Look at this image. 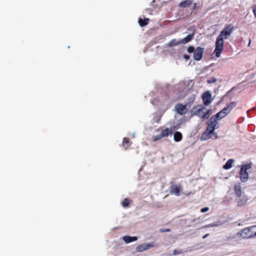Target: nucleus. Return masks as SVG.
I'll return each instance as SVG.
<instances>
[{"label": "nucleus", "instance_id": "f257e3e1", "mask_svg": "<svg viewBox=\"0 0 256 256\" xmlns=\"http://www.w3.org/2000/svg\"><path fill=\"white\" fill-rule=\"evenodd\" d=\"M234 30L232 24L226 26L218 36L216 42L215 50L212 54V58H218L224 50V40L228 39L231 35Z\"/></svg>", "mask_w": 256, "mask_h": 256}, {"label": "nucleus", "instance_id": "f03ea898", "mask_svg": "<svg viewBox=\"0 0 256 256\" xmlns=\"http://www.w3.org/2000/svg\"><path fill=\"white\" fill-rule=\"evenodd\" d=\"M226 116V113L220 110L210 118L209 123V138L214 140L218 138V135L214 132V130L218 128V121Z\"/></svg>", "mask_w": 256, "mask_h": 256}, {"label": "nucleus", "instance_id": "7ed1b4c3", "mask_svg": "<svg viewBox=\"0 0 256 256\" xmlns=\"http://www.w3.org/2000/svg\"><path fill=\"white\" fill-rule=\"evenodd\" d=\"M256 228V226L244 228L240 232L237 233L238 237H241L243 238H249L256 236V231L253 230Z\"/></svg>", "mask_w": 256, "mask_h": 256}, {"label": "nucleus", "instance_id": "20e7f679", "mask_svg": "<svg viewBox=\"0 0 256 256\" xmlns=\"http://www.w3.org/2000/svg\"><path fill=\"white\" fill-rule=\"evenodd\" d=\"M195 110L193 115L196 116L202 119L208 118V109L202 105H198L194 108Z\"/></svg>", "mask_w": 256, "mask_h": 256}, {"label": "nucleus", "instance_id": "39448f33", "mask_svg": "<svg viewBox=\"0 0 256 256\" xmlns=\"http://www.w3.org/2000/svg\"><path fill=\"white\" fill-rule=\"evenodd\" d=\"M251 168L250 164L242 166L240 172V178L242 182H246L248 179V174L247 170Z\"/></svg>", "mask_w": 256, "mask_h": 256}, {"label": "nucleus", "instance_id": "423d86ee", "mask_svg": "<svg viewBox=\"0 0 256 256\" xmlns=\"http://www.w3.org/2000/svg\"><path fill=\"white\" fill-rule=\"evenodd\" d=\"M186 106H186V104L185 105H184L182 104L178 103L175 105L174 108H175L176 112L178 114H179L180 115H182V114H186V112H187V110H186Z\"/></svg>", "mask_w": 256, "mask_h": 256}, {"label": "nucleus", "instance_id": "0eeeda50", "mask_svg": "<svg viewBox=\"0 0 256 256\" xmlns=\"http://www.w3.org/2000/svg\"><path fill=\"white\" fill-rule=\"evenodd\" d=\"M182 187L180 184H173L170 186V192L171 194H174L177 196H179Z\"/></svg>", "mask_w": 256, "mask_h": 256}, {"label": "nucleus", "instance_id": "6e6552de", "mask_svg": "<svg viewBox=\"0 0 256 256\" xmlns=\"http://www.w3.org/2000/svg\"><path fill=\"white\" fill-rule=\"evenodd\" d=\"M203 52V49L202 48H197L194 53V59L196 60H200L202 58Z\"/></svg>", "mask_w": 256, "mask_h": 256}, {"label": "nucleus", "instance_id": "1a4fd4ad", "mask_svg": "<svg viewBox=\"0 0 256 256\" xmlns=\"http://www.w3.org/2000/svg\"><path fill=\"white\" fill-rule=\"evenodd\" d=\"M236 102H231L226 104V106L221 110L223 112L226 113V115H228L232 110L236 106Z\"/></svg>", "mask_w": 256, "mask_h": 256}, {"label": "nucleus", "instance_id": "9d476101", "mask_svg": "<svg viewBox=\"0 0 256 256\" xmlns=\"http://www.w3.org/2000/svg\"><path fill=\"white\" fill-rule=\"evenodd\" d=\"M236 102H231L226 104V106L221 110L223 112L226 113V115H228L232 110L236 106Z\"/></svg>", "mask_w": 256, "mask_h": 256}, {"label": "nucleus", "instance_id": "9b49d317", "mask_svg": "<svg viewBox=\"0 0 256 256\" xmlns=\"http://www.w3.org/2000/svg\"><path fill=\"white\" fill-rule=\"evenodd\" d=\"M153 244H143L138 246L136 248V250L138 252H142L148 250L150 248L153 247Z\"/></svg>", "mask_w": 256, "mask_h": 256}, {"label": "nucleus", "instance_id": "f8f14e48", "mask_svg": "<svg viewBox=\"0 0 256 256\" xmlns=\"http://www.w3.org/2000/svg\"><path fill=\"white\" fill-rule=\"evenodd\" d=\"M192 4V0H184L178 4V6L181 8H189Z\"/></svg>", "mask_w": 256, "mask_h": 256}, {"label": "nucleus", "instance_id": "ddd939ff", "mask_svg": "<svg viewBox=\"0 0 256 256\" xmlns=\"http://www.w3.org/2000/svg\"><path fill=\"white\" fill-rule=\"evenodd\" d=\"M194 33L188 34L186 37L183 38L180 40L181 44H186L190 42L193 38Z\"/></svg>", "mask_w": 256, "mask_h": 256}, {"label": "nucleus", "instance_id": "4468645a", "mask_svg": "<svg viewBox=\"0 0 256 256\" xmlns=\"http://www.w3.org/2000/svg\"><path fill=\"white\" fill-rule=\"evenodd\" d=\"M122 239L126 243L128 244L136 240L138 238L136 236H124Z\"/></svg>", "mask_w": 256, "mask_h": 256}, {"label": "nucleus", "instance_id": "2eb2a0df", "mask_svg": "<svg viewBox=\"0 0 256 256\" xmlns=\"http://www.w3.org/2000/svg\"><path fill=\"white\" fill-rule=\"evenodd\" d=\"M130 144L131 142H130L128 138L125 137L123 138L122 145L125 150H126L130 146Z\"/></svg>", "mask_w": 256, "mask_h": 256}, {"label": "nucleus", "instance_id": "dca6fc26", "mask_svg": "<svg viewBox=\"0 0 256 256\" xmlns=\"http://www.w3.org/2000/svg\"><path fill=\"white\" fill-rule=\"evenodd\" d=\"M216 80L217 79L216 78H212L210 80H209V84H214V92L218 91L220 87V84H218L216 83Z\"/></svg>", "mask_w": 256, "mask_h": 256}, {"label": "nucleus", "instance_id": "f3484780", "mask_svg": "<svg viewBox=\"0 0 256 256\" xmlns=\"http://www.w3.org/2000/svg\"><path fill=\"white\" fill-rule=\"evenodd\" d=\"M181 44L180 40H178L176 39H172L167 44L168 47H172Z\"/></svg>", "mask_w": 256, "mask_h": 256}, {"label": "nucleus", "instance_id": "a211bd4d", "mask_svg": "<svg viewBox=\"0 0 256 256\" xmlns=\"http://www.w3.org/2000/svg\"><path fill=\"white\" fill-rule=\"evenodd\" d=\"M149 20H150L148 18H144V19L140 18L138 20V24L141 27H143L148 24Z\"/></svg>", "mask_w": 256, "mask_h": 256}, {"label": "nucleus", "instance_id": "6ab92c4d", "mask_svg": "<svg viewBox=\"0 0 256 256\" xmlns=\"http://www.w3.org/2000/svg\"><path fill=\"white\" fill-rule=\"evenodd\" d=\"M182 134L179 132H176L174 134V140L175 142H178L182 140Z\"/></svg>", "mask_w": 256, "mask_h": 256}, {"label": "nucleus", "instance_id": "aec40b11", "mask_svg": "<svg viewBox=\"0 0 256 256\" xmlns=\"http://www.w3.org/2000/svg\"><path fill=\"white\" fill-rule=\"evenodd\" d=\"M196 99V96L194 94H192L191 96H190L188 100V102H186V106H188L189 108L192 104L194 102Z\"/></svg>", "mask_w": 256, "mask_h": 256}, {"label": "nucleus", "instance_id": "412c9836", "mask_svg": "<svg viewBox=\"0 0 256 256\" xmlns=\"http://www.w3.org/2000/svg\"><path fill=\"white\" fill-rule=\"evenodd\" d=\"M234 160L232 159L228 160L226 164L223 166V168L225 170H228L232 167Z\"/></svg>", "mask_w": 256, "mask_h": 256}, {"label": "nucleus", "instance_id": "4be33fe9", "mask_svg": "<svg viewBox=\"0 0 256 256\" xmlns=\"http://www.w3.org/2000/svg\"><path fill=\"white\" fill-rule=\"evenodd\" d=\"M234 190L236 194V196L238 197L240 196H242V190H241V186L240 184H236L234 186Z\"/></svg>", "mask_w": 256, "mask_h": 256}, {"label": "nucleus", "instance_id": "5701e85b", "mask_svg": "<svg viewBox=\"0 0 256 256\" xmlns=\"http://www.w3.org/2000/svg\"><path fill=\"white\" fill-rule=\"evenodd\" d=\"M208 139V126L202 133V136H200V140H205Z\"/></svg>", "mask_w": 256, "mask_h": 256}, {"label": "nucleus", "instance_id": "b1692460", "mask_svg": "<svg viewBox=\"0 0 256 256\" xmlns=\"http://www.w3.org/2000/svg\"><path fill=\"white\" fill-rule=\"evenodd\" d=\"M202 100L206 106L208 105V91L205 92L202 96Z\"/></svg>", "mask_w": 256, "mask_h": 256}, {"label": "nucleus", "instance_id": "393cba45", "mask_svg": "<svg viewBox=\"0 0 256 256\" xmlns=\"http://www.w3.org/2000/svg\"><path fill=\"white\" fill-rule=\"evenodd\" d=\"M170 133H172V132L168 128H166L161 132L160 134L164 138L168 136Z\"/></svg>", "mask_w": 256, "mask_h": 256}, {"label": "nucleus", "instance_id": "a878e982", "mask_svg": "<svg viewBox=\"0 0 256 256\" xmlns=\"http://www.w3.org/2000/svg\"><path fill=\"white\" fill-rule=\"evenodd\" d=\"M130 200L128 198H125L122 202V205L124 208H126L130 204Z\"/></svg>", "mask_w": 256, "mask_h": 256}, {"label": "nucleus", "instance_id": "bb28decb", "mask_svg": "<svg viewBox=\"0 0 256 256\" xmlns=\"http://www.w3.org/2000/svg\"><path fill=\"white\" fill-rule=\"evenodd\" d=\"M162 138L163 137L162 136L161 134H158L156 136H153V141L156 142V141L159 140L160 139H162Z\"/></svg>", "mask_w": 256, "mask_h": 256}, {"label": "nucleus", "instance_id": "cd10ccee", "mask_svg": "<svg viewBox=\"0 0 256 256\" xmlns=\"http://www.w3.org/2000/svg\"><path fill=\"white\" fill-rule=\"evenodd\" d=\"M196 50H194V46H190L189 47H188V52H189V53H192V52H194H194Z\"/></svg>", "mask_w": 256, "mask_h": 256}, {"label": "nucleus", "instance_id": "c85d7f7f", "mask_svg": "<svg viewBox=\"0 0 256 256\" xmlns=\"http://www.w3.org/2000/svg\"><path fill=\"white\" fill-rule=\"evenodd\" d=\"M182 250H174L173 251V254L174 255H176V254H180L182 253Z\"/></svg>", "mask_w": 256, "mask_h": 256}, {"label": "nucleus", "instance_id": "c756f323", "mask_svg": "<svg viewBox=\"0 0 256 256\" xmlns=\"http://www.w3.org/2000/svg\"><path fill=\"white\" fill-rule=\"evenodd\" d=\"M213 99H214V98H212L211 94L209 92V101H208L209 104H210L212 102V101L213 100Z\"/></svg>", "mask_w": 256, "mask_h": 256}, {"label": "nucleus", "instance_id": "7c9ffc66", "mask_svg": "<svg viewBox=\"0 0 256 256\" xmlns=\"http://www.w3.org/2000/svg\"><path fill=\"white\" fill-rule=\"evenodd\" d=\"M170 231V228H166L164 230H160V232H169Z\"/></svg>", "mask_w": 256, "mask_h": 256}, {"label": "nucleus", "instance_id": "2f4dec72", "mask_svg": "<svg viewBox=\"0 0 256 256\" xmlns=\"http://www.w3.org/2000/svg\"><path fill=\"white\" fill-rule=\"evenodd\" d=\"M207 210H208V207L204 208H202V210H201L202 212H206Z\"/></svg>", "mask_w": 256, "mask_h": 256}, {"label": "nucleus", "instance_id": "473e14b6", "mask_svg": "<svg viewBox=\"0 0 256 256\" xmlns=\"http://www.w3.org/2000/svg\"><path fill=\"white\" fill-rule=\"evenodd\" d=\"M252 10H253V12L254 14V15L255 17L256 18V6L254 7Z\"/></svg>", "mask_w": 256, "mask_h": 256}, {"label": "nucleus", "instance_id": "72a5a7b5", "mask_svg": "<svg viewBox=\"0 0 256 256\" xmlns=\"http://www.w3.org/2000/svg\"><path fill=\"white\" fill-rule=\"evenodd\" d=\"M184 58L186 60H188L189 58H190V56H189L187 55V54H184Z\"/></svg>", "mask_w": 256, "mask_h": 256}, {"label": "nucleus", "instance_id": "f704fd0d", "mask_svg": "<svg viewBox=\"0 0 256 256\" xmlns=\"http://www.w3.org/2000/svg\"><path fill=\"white\" fill-rule=\"evenodd\" d=\"M208 236V234H206L204 236V237H203V238H206Z\"/></svg>", "mask_w": 256, "mask_h": 256}, {"label": "nucleus", "instance_id": "c9c22d12", "mask_svg": "<svg viewBox=\"0 0 256 256\" xmlns=\"http://www.w3.org/2000/svg\"><path fill=\"white\" fill-rule=\"evenodd\" d=\"M214 226V225H212V224H210V225L209 224V226Z\"/></svg>", "mask_w": 256, "mask_h": 256}, {"label": "nucleus", "instance_id": "e433bc0d", "mask_svg": "<svg viewBox=\"0 0 256 256\" xmlns=\"http://www.w3.org/2000/svg\"><path fill=\"white\" fill-rule=\"evenodd\" d=\"M211 86H212V85L208 86L209 88H210V87H211Z\"/></svg>", "mask_w": 256, "mask_h": 256}, {"label": "nucleus", "instance_id": "4c0bfd02", "mask_svg": "<svg viewBox=\"0 0 256 256\" xmlns=\"http://www.w3.org/2000/svg\"><path fill=\"white\" fill-rule=\"evenodd\" d=\"M206 124L208 125V122H206Z\"/></svg>", "mask_w": 256, "mask_h": 256}]
</instances>
